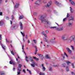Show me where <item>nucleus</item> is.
<instances>
[{
  "label": "nucleus",
  "instance_id": "nucleus-1",
  "mask_svg": "<svg viewBox=\"0 0 75 75\" xmlns=\"http://www.w3.org/2000/svg\"><path fill=\"white\" fill-rule=\"evenodd\" d=\"M40 20H41L42 23H46L48 25H50L51 24V22L48 21V20L47 19H46L45 17H44L43 15H42L40 16Z\"/></svg>",
  "mask_w": 75,
  "mask_h": 75
},
{
  "label": "nucleus",
  "instance_id": "nucleus-2",
  "mask_svg": "<svg viewBox=\"0 0 75 75\" xmlns=\"http://www.w3.org/2000/svg\"><path fill=\"white\" fill-rule=\"evenodd\" d=\"M54 40H55V38H52L50 39V40H47L46 38H44V41L47 43H50V42L54 43Z\"/></svg>",
  "mask_w": 75,
  "mask_h": 75
},
{
  "label": "nucleus",
  "instance_id": "nucleus-3",
  "mask_svg": "<svg viewBox=\"0 0 75 75\" xmlns=\"http://www.w3.org/2000/svg\"><path fill=\"white\" fill-rule=\"evenodd\" d=\"M75 35H73L71 36L68 39V42L70 43L72 41H74L75 40Z\"/></svg>",
  "mask_w": 75,
  "mask_h": 75
},
{
  "label": "nucleus",
  "instance_id": "nucleus-4",
  "mask_svg": "<svg viewBox=\"0 0 75 75\" xmlns=\"http://www.w3.org/2000/svg\"><path fill=\"white\" fill-rule=\"evenodd\" d=\"M49 28H51V29H54V28H56V30H57L58 31H61L63 30V27H62L60 28H57L56 26H54V27H49Z\"/></svg>",
  "mask_w": 75,
  "mask_h": 75
},
{
  "label": "nucleus",
  "instance_id": "nucleus-5",
  "mask_svg": "<svg viewBox=\"0 0 75 75\" xmlns=\"http://www.w3.org/2000/svg\"><path fill=\"white\" fill-rule=\"evenodd\" d=\"M18 28L17 25L14 24L11 27V30H16Z\"/></svg>",
  "mask_w": 75,
  "mask_h": 75
},
{
  "label": "nucleus",
  "instance_id": "nucleus-6",
  "mask_svg": "<svg viewBox=\"0 0 75 75\" xmlns=\"http://www.w3.org/2000/svg\"><path fill=\"white\" fill-rule=\"evenodd\" d=\"M52 4V1H49L48 3L47 4V5L45 6L46 7H50V6Z\"/></svg>",
  "mask_w": 75,
  "mask_h": 75
},
{
  "label": "nucleus",
  "instance_id": "nucleus-7",
  "mask_svg": "<svg viewBox=\"0 0 75 75\" xmlns=\"http://www.w3.org/2000/svg\"><path fill=\"white\" fill-rule=\"evenodd\" d=\"M65 37H66V35L65 34L63 35L62 37V38L63 40H68V37H66L65 38Z\"/></svg>",
  "mask_w": 75,
  "mask_h": 75
},
{
  "label": "nucleus",
  "instance_id": "nucleus-8",
  "mask_svg": "<svg viewBox=\"0 0 75 75\" xmlns=\"http://www.w3.org/2000/svg\"><path fill=\"white\" fill-rule=\"evenodd\" d=\"M72 25V23L69 22L67 24V26L69 27H70Z\"/></svg>",
  "mask_w": 75,
  "mask_h": 75
},
{
  "label": "nucleus",
  "instance_id": "nucleus-9",
  "mask_svg": "<svg viewBox=\"0 0 75 75\" xmlns=\"http://www.w3.org/2000/svg\"><path fill=\"white\" fill-rule=\"evenodd\" d=\"M74 20V17L73 16H71L68 18V21H73Z\"/></svg>",
  "mask_w": 75,
  "mask_h": 75
},
{
  "label": "nucleus",
  "instance_id": "nucleus-10",
  "mask_svg": "<svg viewBox=\"0 0 75 75\" xmlns=\"http://www.w3.org/2000/svg\"><path fill=\"white\" fill-rule=\"evenodd\" d=\"M69 2L71 4L74 6H75V3L74 1H72V0H69Z\"/></svg>",
  "mask_w": 75,
  "mask_h": 75
},
{
  "label": "nucleus",
  "instance_id": "nucleus-11",
  "mask_svg": "<svg viewBox=\"0 0 75 75\" xmlns=\"http://www.w3.org/2000/svg\"><path fill=\"white\" fill-rule=\"evenodd\" d=\"M41 1V0H39L36 1L35 3V4H37V5H39L40 3V2Z\"/></svg>",
  "mask_w": 75,
  "mask_h": 75
},
{
  "label": "nucleus",
  "instance_id": "nucleus-12",
  "mask_svg": "<svg viewBox=\"0 0 75 75\" xmlns=\"http://www.w3.org/2000/svg\"><path fill=\"white\" fill-rule=\"evenodd\" d=\"M0 45L1 46V47L3 50H6V46L5 45L2 44L1 42Z\"/></svg>",
  "mask_w": 75,
  "mask_h": 75
},
{
  "label": "nucleus",
  "instance_id": "nucleus-13",
  "mask_svg": "<svg viewBox=\"0 0 75 75\" xmlns=\"http://www.w3.org/2000/svg\"><path fill=\"white\" fill-rule=\"evenodd\" d=\"M70 11L71 13H74V9L71 7H70Z\"/></svg>",
  "mask_w": 75,
  "mask_h": 75
},
{
  "label": "nucleus",
  "instance_id": "nucleus-14",
  "mask_svg": "<svg viewBox=\"0 0 75 75\" xmlns=\"http://www.w3.org/2000/svg\"><path fill=\"white\" fill-rule=\"evenodd\" d=\"M4 21L3 20H1L0 21V26H2L4 25Z\"/></svg>",
  "mask_w": 75,
  "mask_h": 75
},
{
  "label": "nucleus",
  "instance_id": "nucleus-15",
  "mask_svg": "<svg viewBox=\"0 0 75 75\" xmlns=\"http://www.w3.org/2000/svg\"><path fill=\"white\" fill-rule=\"evenodd\" d=\"M66 49L67 50L68 52L69 53V54H71L72 52V51L71 50H70V49L68 47L66 48Z\"/></svg>",
  "mask_w": 75,
  "mask_h": 75
},
{
  "label": "nucleus",
  "instance_id": "nucleus-16",
  "mask_svg": "<svg viewBox=\"0 0 75 75\" xmlns=\"http://www.w3.org/2000/svg\"><path fill=\"white\" fill-rule=\"evenodd\" d=\"M20 6V4L19 3H16L15 5L14 8H18Z\"/></svg>",
  "mask_w": 75,
  "mask_h": 75
},
{
  "label": "nucleus",
  "instance_id": "nucleus-17",
  "mask_svg": "<svg viewBox=\"0 0 75 75\" xmlns=\"http://www.w3.org/2000/svg\"><path fill=\"white\" fill-rule=\"evenodd\" d=\"M31 65L32 67H35V65H37V63L35 62H33V64H31Z\"/></svg>",
  "mask_w": 75,
  "mask_h": 75
},
{
  "label": "nucleus",
  "instance_id": "nucleus-18",
  "mask_svg": "<svg viewBox=\"0 0 75 75\" xmlns=\"http://www.w3.org/2000/svg\"><path fill=\"white\" fill-rule=\"evenodd\" d=\"M18 71L17 72V75H20V72H21V69H20L19 68L18 69Z\"/></svg>",
  "mask_w": 75,
  "mask_h": 75
},
{
  "label": "nucleus",
  "instance_id": "nucleus-19",
  "mask_svg": "<svg viewBox=\"0 0 75 75\" xmlns=\"http://www.w3.org/2000/svg\"><path fill=\"white\" fill-rule=\"evenodd\" d=\"M20 29L21 30H23V24H22V23H21V22H20Z\"/></svg>",
  "mask_w": 75,
  "mask_h": 75
},
{
  "label": "nucleus",
  "instance_id": "nucleus-20",
  "mask_svg": "<svg viewBox=\"0 0 75 75\" xmlns=\"http://www.w3.org/2000/svg\"><path fill=\"white\" fill-rule=\"evenodd\" d=\"M55 3L56 4L57 6H60V5H61V4L59 2H58L57 1H55Z\"/></svg>",
  "mask_w": 75,
  "mask_h": 75
},
{
  "label": "nucleus",
  "instance_id": "nucleus-21",
  "mask_svg": "<svg viewBox=\"0 0 75 75\" xmlns=\"http://www.w3.org/2000/svg\"><path fill=\"white\" fill-rule=\"evenodd\" d=\"M41 66L42 67V69H43V71H45V68L44 66V64H42Z\"/></svg>",
  "mask_w": 75,
  "mask_h": 75
},
{
  "label": "nucleus",
  "instance_id": "nucleus-22",
  "mask_svg": "<svg viewBox=\"0 0 75 75\" xmlns=\"http://www.w3.org/2000/svg\"><path fill=\"white\" fill-rule=\"evenodd\" d=\"M21 67H22V65H21V64H19L18 65V69L19 68V69H20L21 68Z\"/></svg>",
  "mask_w": 75,
  "mask_h": 75
},
{
  "label": "nucleus",
  "instance_id": "nucleus-23",
  "mask_svg": "<svg viewBox=\"0 0 75 75\" xmlns=\"http://www.w3.org/2000/svg\"><path fill=\"white\" fill-rule=\"evenodd\" d=\"M69 13H67V17H66V18H67L68 19V18H69Z\"/></svg>",
  "mask_w": 75,
  "mask_h": 75
},
{
  "label": "nucleus",
  "instance_id": "nucleus-24",
  "mask_svg": "<svg viewBox=\"0 0 75 75\" xmlns=\"http://www.w3.org/2000/svg\"><path fill=\"white\" fill-rule=\"evenodd\" d=\"M0 75H5V72H4V71H2L0 73Z\"/></svg>",
  "mask_w": 75,
  "mask_h": 75
},
{
  "label": "nucleus",
  "instance_id": "nucleus-25",
  "mask_svg": "<svg viewBox=\"0 0 75 75\" xmlns=\"http://www.w3.org/2000/svg\"><path fill=\"white\" fill-rule=\"evenodd\" d=\"M45 58H47V59H50V57H49V56L48 55H46L45 56Z\"/></svg>",
  "mask_w": 75,
  "mask_h": 75
},
{
  "label": "nucleus",
  "instance_id": "nucleus-26",
  "mask_svg": "<svg viewBox=\"0 0 75 75\" xmlns=\"http://www.w3.org/2000/svg\"><path fill=\"white\" fill-rule=\"evenodd\" d=\"M33 58H34V59H35V60H36V61H38L39 59H38V58H37L36 57H33Z\"/></svg>",
  "mask_w": 75,
  "mask_h": 75
},
{
  "label": "nucleus",
  "instance_id": "nucleus-27",
  "mask_svg": "<svg viewBox=\"0 0 75 75\" xmlns=\"http://www.w3.org/2000/svg\"><path fill=\"white\" fill-rule=\"evenodd\" d=\"M42 34L43 35H44V36H45V37H46L47 38V35L46 34H45V33H44L43 32H42Z\"/></svg>",
  "mask_w": 75,
  "mask_h": 75
},
{
  "label": "nucleus",
  "instance_id": "nucleus-28",
  "mask_svg": "<svg viewBox=\"0 0 75 75\" xmlns=\"http://www.w3.org/2000/svg\"><path fill=\"white\" fill-rule=\"evenodd\" d=\"M24 18V16H21L19 17V19H20V20H21V19H22V18Z\"/></svg>",
  "mask_w": 75,
  "mask_h": 75
},
{
  "label": "nucleus",
  "instance_id": "nucleus-29",
  "mask_svg": "<svg viewBox=\"0 0 75 75\" xmlns=\"http://www.w3.org/2000/svg\"><path fill=\"white\" fill-rule=\"evenodd\" d=\"M21 34L22 36L23 37H24V35H25V34H24V32H21Z\"/></svg>",
  "mask_w": 75,
  "mask_h": 75
},
{
  "label": "nucleus",
  "instance_id": "nucleus-30",
  "mask_svg": "<svg viewBox=\"0 0 75 75\" xmlns=\"http://www.w3.org/2000/svg\"><path fill=\"white\" fill-rule=\"evenodd\" d=\"M16 61H17V64H19V63H20V61H18V59L17 58H16Z\"/></svg>",
  "mask_w": 75,
  "mask_h": 75
},
{
  "label": "nucleus",
  "instance_id": "nucleus-31",
  "mask_svg": "<svg viewBox=\"0 0 75 75\" xmlns=\"http://www.w3.org/2000/svg\"><path fill=\"white\" fill-rule=\"evenodd\" d=\"M66 63L67 64V65H69V64H71V63L70 62H69V61H66Z\"/></svg>",
  "mask_w": 75,
  "mask_h": 75
},
{
  "label": "nucleus",
  "instance_id": "nucleus-32",
  "mask_svg": "<svg viewBox=\"0 0 75 75\" xmlns=\"http://www.w3.org/2000/svg\"><path fill=\"white\" fill-rule=\"evenodd\" d=\"M71 47L72 50L73 51L74 50V46H71Z\"/></svg>",
  "mask_w": 75,
  "mask_h": 75
},
{
  "label": "nucleus",
  "instance_id": "nucleus-33",
  "mask_svg": "<svg viewBox=\"0 0 75 75\" xmlns=\"http://www.w3.org/2000/svg\"><path fill=\"white\" fill-rule=\"evenodd\" d=\"M27 71H28V72H29V74H30V75H31L32 74L31 73V71L30 70H29L28 69H27Z\"/></svg>",
  "mask_w": 75,
  "mask_h": 75
},
{
  "label": "nucleus",
  "instance_id": "nucleus-34",
  "mask_svg": "<svg viewBox=\"0 0 75 75\" xmlns=\"http://www.w3.org/2000/svg\"><path fill=\"white\" fill-rule=\"evenodd\" d=\"M38 55L40 57H43V56L41 54H38Z\"/></svg>",
  "mask_w": 75,
  "mask_h": 75
},
{
  "label": "nucleus",
  "instance_id": "nucleus-35",
  "mask_svg": "<svg viewBox=\"0 0 75 75\" xmlns=\"http://www.w3.org/2000/svg\"><path fill=\"white\" fill-rule=\"evenodd\" d=\"M28 59V57L27 56H26V59L25 60L27 62H28V60L27 59Z\"/></svg>",
  "mask_w": 75,
  "mask_h": 75
},
{
  "label": "nucleus",
  "instance_id": "nucleus-36",
  "mask_svg": "<svg viewBox=\"0 0 75 75\" xmlns=\"http://www.w3.org/2000/svg\"><path fill=\"white\" fill-rule=\"evenodd\" d=\"M49 71H52V68L50 67L49 68Z\"/></svg>",
  "mask_w": 75,
  "mask_h": 75
},
{
  "label": "nucleus",
  "instance_id": "nucleus-37",
  "mask_svg": "<svg viewBox=\"0 0 75 75\" xmlns=\"http://www.w3.org/2000/svg\"><path fill=\"white\" fill-rule=\"evenodd\" d=\"M67 19L66 17L65 18H64L63 19V21H65L66 20H67Z\"/></svg>",
  "mask_w": 75,
  "mask_h": 75
},
{
  "label": "nucleus",
  "instance_id": "nucleus-38",
  "mask_svg": "<svg viewBox=\"0 0 75 75\" xmlns=\"http://www.w3.org/2000/svg\"><path fill=\"white\" fill-rule=\"evenodd\" d=\"M40 75H45V74H44V73H40Z\"/></svg>",
  "mask_w": 75,
  "mask_h": 75
},
{
  "label": "nucleus",
  "instance_id": "nucleus-39",
  "mask_svg": "<svg viewBox=\"0 0 75 75\" xmlns=\"http://www.w3.org/2000/svg\"><path fill=\"white\" fill-rule=\"evenodd\" d=\"M66 70L67 71H69V69H68V67H66Z\"/></svg>",
  "mask_w": 75,
  "mask_h": 75
},
{
  "label": "nucleus",
  "instance_id": "nucleus-40",
  "mask_svg": "<svg viewBox=\"0 0 75 75\" xmlns=\"http://www.w3.org/2000/svg\"><path fill=\"white\" fill-rule=\"evenodd\" d=\"M30 61H33V58H32V57H30Z\"/></svg>",
  "mask_w": 75,
  "mask_h": 75
},
{
  "label": "nucleus",
  "instance_id": "nucleus-41",
  "mask_svg": "<svg viewBox=\"0 0 75 75\" xmlns=\"http://www.w3.org/2000/svg\"><path fill=\"white\" fill-rule=\"evenodd\" d=\"M6 41L7 43L10 42V41L8 40H7V39H6Z\"/></svg>",
  "mask_w": 75,
  "mask_h": 75
},
{
  "label": "nucleus",
  "instance_id": "nucleus-42",
  "mask_svg": "<svg viewBox=\"0 0 75 75\" xmlns=\"http://www.w3.org/2000/svg\"><path fill=\"white\" fill-rule=\"evenodd\" d=\"M33 41L34 42L35 44H37V41L35 40H34Z\"/></svg>",
  "mask_w": 75,
  "mask_h": 75
},
{
  "label": "nucleus",
  "instance_id": "nucleus-43",
  "mask_svg": "<svg viewBox=\"0 0 75 75\" xmlns=\"http://www.w3.org/2000/svg\"><path fill=\"white\" fill-rule=\"evenodd\" d=\"M11 52L12 55H14V52H13V51H11Z\"/></svg>",
  "mask_w": 75,
  "mask_h": 75
},
{
  "label": "nucleus",
  "instance_id": "nucleus-44",
  "mask_svg": "<svg viewBox=\"0 0 75 75\" xmlns=\"http://www.w3.org/2000/svg\"><path fill=\"white\" fill-rule=\"evenodd\" d=\"M64 55H65L66 56L67 58H68V55H67V54H66V53H65V52L64 53Z\"/></svg>",
  "mask_w": 75,
  "mask_h": 75
},
{
  "label": "nucleus",
  "instance_id": "nucleus-45",
  "mask_svg": "<svg viewBox=\"0 0 75 75\" xmlns=\"http://www.w3.org/2000/svg\"><path fill=\"white\" fill-rule=\"evenodd\" d=\"M71 65L72 66V68H74V63L71 64Z\"/></svg>",
  "mask_w": 75,
  "mask_h": 75
},
{
  "label": "nucleus",
  "instance_id": "nucleus-46",
  "mask_svg": "<svg viewBox=\"0 0 75 75\" xmlns=\"http://www.w3.org/2000/svg\"><path fill=\"white\" fill-rule=\"evenodd\" d=\"M62 65H63V67H65V65H66V64H65V63H64Z\"/></svg>",
  "mask_w": 75,
  "mask_h": 75
},
{
  "label": "nucleus",
  "instance_id": "nucleus-47",
  "mask_svg": "<svg viewBox=\"0 0 75 75\" xmlns=\"http://www.w3.org/2000/svg\"><path fill=\"white\" fill-rule=\"evenodd\" d=\"M11 17H12L11 20H14V18H13L14 17V16H13V15H12L11 16Z\"/></svg>",
  "mask_w": 75,
  "mask_h": 75
},
{
  "label": "nucleus",
  "instance_id": "nucleus-48",
  "mask_svg": "<svg viewBox=\"0 0 75 75\" xmlns=\"http://www.w3.org/2000/svg\"><path fill=\"white\" fill-rule=\"evenodd\" d=\"M6 20H9V17L8 16H6Z\"/></svg>",
  "mask_w": 75,
  "mask_h": 75
},
{
  "label": "nucleus",
  "instance_id": "nucleus-49",
  "mask_svg": "<svg viewBox=\"0 0 75 75\" xmlns=\"http://www.w3.org/2000/svg\"><path fill=\"white\" fill-rule=\"evenodd\" d=\"M1 36H2V35H0V40H1L2 38Z\"/></svg>",
  "mask_w": 75,
  "mask_h": 75
},
{
  "label": "nucleus",
  "instance_id": "nucleus-50",
  "mask_svg": "<svg viewBox=\"0 0 75 75\" xmlns=\"http://www.w3.org/2000/svg\"><path fill=\"white\" fill-rule=\"evenodd\" d=\"M37 14V13L36 12H34V16H36Z\"/></svg>",
  "mask_w": 75,
  "mask_h": 75
},
{
  "label": "nucleus",
  "instance_id": "nucleus-51",
  "mask_svg": "<svg viewBox=\"0 0 75 75\" xmlns=\"http://www.w3.org/2000/svg\"><path fill=\"white\" fill-rule=\"evenodd\" d=\"M71 74L72 75H75V73H74L73 72H71Z\"/></svg>",
  "mask_w": 75,
  "mask_h": 75
},
{
  "label": "nucleus",
  "instance_id": "nucleus-52",
  "mask_svg": "<svg viewBox=\"0 0 75 75\" xmlns=\"http://www.w3.org/2000/svg\"><path fill=\"white\" fill-rule=\"evenodd\" d=\"M9 63L10 64H13V62H11V61H10Z\"/></svg>",
  "mask_w": 75,
  "mask_h": 75
},
{
  "label": "nucleus",
  "instance_id": "nucleus-53",
  "mask_svg": "<svg viewBox=\"0 0 75 75\" xmlns=\"http://www.w3.org/2000/svg\"><path fill=\"white\" fill-rule=\"evenodd\" d=\"M25 40H24V38H23V42H25Z\"/></svg>",
  "mask_w": 75,
  "mask_h": 75
},
{
  "label": "nucleus",
  "instance_id": "nucleus-54",
  "mask_svg": "<svg viewBox=\"0 0 75 75\" xmlns=\"http://www.w3.org/2000/svg\"><path fill=\"white\" fill-rule=\"evenodd\" d=\"M58 66L57 65H53V67H57Z\"/></svg>",
  "mask_w": 75,
  "mask_h": 75
},
{
  "label": "nucleus",
  "instance_id": "nucleus-55",
  "mask_svg": "<svg viewBox=\"0 0 75 75\" xmlns=\"http://www.w3.org/2000/svg\"><path fill=\"white\" fill-rule=\"evenodd\" d=\"M16 70V68L15 67H13V71H14Z\"/></svg>",
  "mask_w": 75,
  "mask_h": 75
},
{
  "label": "nucleus",
  "instance_id": "nucleus-56",
  "mask_svg": "<svg viewBox=\"0 0 75 75\" xmlns=\"http://www.w3.org/2000/svg\"><path fill=\"white\" fill-rule=\"evenodd\" d=\"M45 32H46V34H48V30L46 31Z\"/></svg>",
  "mask_w": 75,
  "mask_h": 75
},
{
  "label": "nucleus",
  "instance_id": "nucleus-57",
  "mask_svg": "<svg viewBox=\"0 0 75 75\" xmlns=\"http://www.w3.org/2000/svg\"><path fill=\"white\" fill-rule=\"evenodd\" d=\"M2 12H0V16H2Z\"/></svg>",
  "mask_w": 75,
  "mask_h": 75
},
{
  "label": "nucleus",
  "instance_id": "nucleus-58",
  "mask_svg": "<svg viewBox=\"0 0 75 75\" xmlns=\"http://www.w3.org/2000/svg\"><path fill=\"white\" fill-rule=\"evenodd\" d=\"M54 13H57V11L54 10Z\"/></svg>",
  "mask_w": 75,
  "mask_h": 75
},
{
  "label": "nucleus",
  "instance_id": "nucleus-59",
  "mask_svg": "<svg viewBox=\"0 0 75 75\" xmlns=\"http://www.w3.org/2000/svg\"><path fill=\"white\" fill-rule=\"evenodd\" d=\"M62 56L63 57V59H65V56H63V55H62Z\"/></svg>",
  "mask_w": 75,
  "mask_h": 75
},
{
  "label": "nucleus",
  "instance_id": "nucleus-60",
  "mask_svg": "<svg viewBox=\"0 0 75 75\" xmlns=\"http://www.w3.org/2000/svg\"><path fill=\"white\" fill-rule=\"evenodd\" d=\"M23 72H24V73H25V70L23 69Z\"/></svg>",
  "mask_w": 75,
  "mask_h": 75
},
{
  "label": "nucleus",
  "instance_id": "nucleus-61",
  "mask_svg": "<svg viewBox=\"0 0 75 75\" xmlns=\"http://www.w3.org/2000/svg\"><path fill=\"white\" fill-rule=\"evenodd\" d=\"M22 50H24V45H22Z\"/></svg>",
  "mask_w": 75,
  "mask_h": 75
},
{
  "label": "nucleus",
  "instance_id": "nucleus-62",
  "mask_svg": "<svg viewBox=\"0 0 75 75\" xmlns=\"http://www.w3.org/2000/svg\"><path fill=\"white\" fill-rule=\"evenodd\" d=\"M35 48V49H37V47L36 46H34Z\"/></svg>",
  "mask_w": 75,
  "mask_h": 75
},
{
  "label": "nucleus",
  "instance_id": "nucleus-63",
  "mask_svg": "<svg viewBox=\"0 0 75 75\" xmlns=\"http://www.w3.org/2000/svg\"><path fill=\"white\" fill-rule=\"evenodd\" d=\"M28 43H30V40H28Z\"/></svg>",
  "mask_w": 75,
  "mask_h": 75
},
{
  "label": "nucleus",
  "instance_id": "nucleus-64",
  "mask_svg": "<svg viewBox=\"0 0 75 75\" xmlns=\"http://www.w3.org/2000/svg\"><path fill=\"white\" fill-rule=\"evenodd\" d=\"M35 52H37V49H35Z\"/></svg>",
  "mask_w": 75,
  "mask_h": 75
}]
</instances>
